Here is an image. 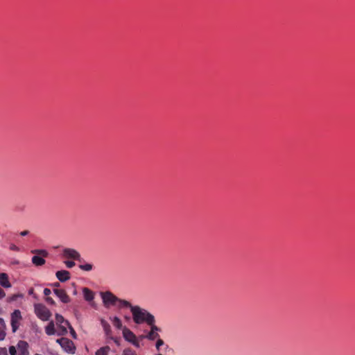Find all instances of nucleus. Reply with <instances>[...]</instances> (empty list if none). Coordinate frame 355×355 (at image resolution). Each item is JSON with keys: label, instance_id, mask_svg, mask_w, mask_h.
I'll return each mask as SVG.
<instances>
[{"label": "nucleus", "instance_id": "obj_1", "mask_svg": "<svg viewBox=\"0 0 355 355\" xmlns=\"http://www.w3.org/2000/svg\"><path fill=\"white\" fill-rule=\"evenodd\" d=\"M131 313L133 321L136 324L146 323L147 324H153V322H155L154 315L139 306H131Z\"/></svg>", "mask_w": 355, "mask_h": 355}, {"label": "nucleus", "instance_id": "obj_2", "mask_svg": "<svg viewBox=\"0 0 355 355\" xmlns=\"http://www.w3.org/2000/svg\"><path fill=\"white\" fill-rule=\"evenodd\" d=\"M31 253L40 255H35L32 257V263L35 266H41L46 263L44 258L47 257L49 255V253L46 250H32Z\"/></svg>", "mask_w": 355, "mask_h": 355}, {"label": "nucleus", "instance_id": "obj_3", "mask_svg": "<svg viewBox=\"0 0 355 355\" xmlns=\"http://www.w3.org/2000/svg\"><path fill=\"white\" fill-rule=\"evenodd\" d=\"M35 313L40 319L44 321L49 320L51 315L50 311L42 304L35 305Z\"/></svg>", "mask_w": 355, "mask_h": 355}, {"label": "nucleus", "instance_id": "obj_4", "mask_svg": "<svg viewBox=\"0 0 355 355\" xmlns=\"http://www.w3.org/2000/svg\"><path fill=\"white\" fill-rule=\"evenodd\" d=\"M101 297L105 307H110V306H115L117 304L118 298L110 291H106L101 293Z\"/></svg>", "mask_w": 355, "mask_h": 355}, {"label": "nucleus", "instance_id": "obj_5", "mask_svg": "<svg viewBox=\"0 0 355 355\" xmlns=\"http://www.w3.org/2000/svg\"><path fill=\"white\" fill-rule=\"evenodd\" d=\"M123 336L125 340L132 343L136 347L139 348L140 347L139 342L137 340L135 334L126 327L123 328Z\"/></svg>", "mask_w": 355, "mask_h": 355}, {"label": "nucleus", "instance_id": "obj_6", "mask_svg": "<svg viewBox=\"0 0 355 355\" xmlns=\"http://www.w3.org/2000/svg\"><path fill=\"white\" fill-rule=\"evenodd\" d=\"M148 325L150 327V329L148 334L143 337L148 340H155L160 338L159 332L161 331V329L155 325V322H153V324Z\"/></svg>", "mask_w": 355, "mask_h": 355}, {"label": "nucleus", "instance_id": "obj_7", "mask_svg": "<svg viewBox=\"0 0 355 355\" xmlns=\"http://www.w3.org/2000/svg\"><path fill=\"white\" fill-rule=\"evenodd\" d=\"M21 311L18 309L15 310L12 314H11V319H10V323L12 327V332H15L19 325V322L21 320Z\"/></svg>", "mask_w": 355, "mask_h": 355}, {"label": "nucleus", "instance_id": "obj_8", "mask_svg": "<svg viewBox=\"0 0 355 355\" xmlns=\"http://www.w3.org/2000/svg\"><path fill=\"white\" fill-rule=\"evenodd\" d=\"M57 342L68 352L73 354L75 352V347L71 340L66 338H62L57 340Z\"/></svg>", "mask_w": 355, "mask_h": 355}, {"label": "nucleus", "instance_id": "obj_9", "mask_svg": "<svg viewBox=\"0 0 355 355\" xmlns=\"http://www.w3.org/2000/svg\"><path fill=\"white\" fill-rule=\"evenodd\" d=\"M55 322L56 324L59 327L61 330L62 334H65L67 333L66 326H69V322L64 320L62 315L56 313L55 314Z\"/></svg>", "mask_w": 355, "mask_h": 355}, {"label": "nucleus", "instance_id": "obj_10", "mask_svg": "<svg viewBox=\"0 0 355 355\" xmlns=\"http://www.w3.org/2000/svg\"><path fill=\"white\" fill-rule=\"evenodd\" d=\"M62 255L65 258L80 261V254L77 250L74 249L64 248L63 250Z\"/></svg>", "mask_w": 355, "mask_h": 355}, {"label": "nucleus", "instance_id": "obj_11", "mask_svg": "<svg viewBox=\"0 0 355 355\" xmlns=\"http://www.w3.org/2000/svg\"><path fill=\"white\" fill-rule=\"evenodd\" d=\"M53 293L59 297L62 302L67 304L70 302V297L64 289L56 288L53 290Z\"/></svg>", "mask_w": 355, "mask_h": 355}, {"label": "nucleus", "instance_id": "obj_12", "mask_svg": "<svg viewBox=\"0 0 355 355\" xmlns=\"http://www.w3.org/2000/svg\"><path fill=\"white\" fill-rule=\"evenodd\" d=\"M28 345L26 341L20 340L17 343L18 355H28Z\"/></svg>", "mask_w": 355, "mask_h": 355}, {"label": "nucleus", "instance_id": "obj_13", "mask_svg": "<svg viewBox=\"0 0 355 355\" xmlns=\"http://www.w3.org/2000/svg\"><path fill=\"white\" fill-rule=\"evenodd\" d=\"M55 276L58 278V279L61 282H67L71 277L70 272L64 270L57 271L55 273Z\"/></svg>", "mask_w": 355, "mask_h": 355}, {"label": "nucleus", "instance_id": "obj_14", "mask_svg": "<svg viewBox=\"0 0 355 355\" xmlns=\"http://www.w3.org/2000/svg\"><path fill=\"white\" fill-rule=\"evenodd\" d=\"M0 285L6 288L11 287V284L9 282L8 276L6 273H0Z\"/></svg>", "mask_w": 355, "mask_h": 355}, {"label": "nucleus", "instance_id": "obj_15", "mask_svg": "<svg viewBox=\"0 0 355 355\" xmlns=\"http://www.w3.org/2000/svg\"><path fill=\"white\" fill-rule=\"evenodd\" d=\"M84 298L86 301L91 302L94 300V294L88 288H83V289Z\"/></svg>", "mask_w": 355, "mask_h": 355}, {"label": "nucleus", "instance_id": "obj_16", "mask_svg": "<svg viewBox=\"0 0 355 355\" xmlns=\"http://www.w3.org/2000/svg\"><path fill=\"white\" fill-rule=\"evenodd\" d=\"M101 324L103 328V330H104L106 336L110 338V336H111V334H112V330H111V327H110V324L104 319L101 320Z\"/></svg>", "mask_w": 355, "mask_h": 355}, {"label": "nucleus", "instance_id": "obj_17", "mask_svg": "<svg viewBox=\"0 0 355 355\" xmlns=\"http://www.w3.org/2000/svg\"><path fill=\"white\" fill-rule=\"evenodd\" d=\"M6 325L3 318H0V340L5 339Z\"/></svg>", "mask_w": 355, "mask_h": 355}, {"label": "nucleus", "instance_id": "obj_18", "mask_svg": "<svg viewBox=\"0 0 355 355\" xmlns=\"http://www.w3.org/2000/svg\"><path fill=\"white\" fill-rule=\"evenodd\" d=\"M116 305L120 309L130 308V310H131V306H133L128 301L122 300V299H119V298H118Z\"/></svg>", "mask_w": 355, "mask_h": 355}, {"label": "nucleus", "instance_id": "obj_19", "mask_svg": "<svg viewBox=\"0 0 355 355\" xmlns=\"http://www.w3.org/2000/svg\"><path fill=\"white\" fill-rule=\"evenodd\" d=\"M45 331L47 335H53L55 333L54 323L53 321L50 322L45 328Z\"/></svg>", "mask_w": 355, "mask_h": 355}, {"label": "nucleus", "instance_id": "obj_20", "mask_svg": "<svg viewBox=\"0 0 355 355\" xmlns=\"http://www.w3.org/2000/svg\"><path fill=\"white\" fill-rule=\"evenodd\" d=\"M110 350L109 346L102 347L96 352V355H108Z\"/></svg>", "mask_w": 355, "mask_h": 355}, {"label": "nucleus", "instance_id": "obj_21", "mask_svg": "<svg viewBox=\"0 0 355 355\" xmlns=\"http://www.w3.org/2000/svg\"><path fill=\"white\" fill-rule=\"evenodd\" d=\"M112 322L113 325L117 328L118 329H121L122 328V322L119 318L115 316L112 319Z\"/></svg>", "mask_w": 355, "mask_h": 355}, {"label": "nucleus", "instance_id": "obj_22", "mask_svg": "<svg viewBox=\"0 0 355 355\" xmlns=\"http://www.w3.org/2000/svg\"><path fill=\"white\" fill-rule=\"evenodd\" d=\"M79 268L83 270L90 271L92 270L93 266L90 263H85V264L80 265Z\"/></svg>", "mask_w": 355, "mask_h": 355}, {"label": "nucleus", "instance_id": "obj_23", "mask_svg": "<svg viewBox=\"0 0 355 355\" xmlns=\"http://www.w3.org/2000/svg\"><path fill=\"white\" fill-rule=\"evenodd\" d=\"M123 355H137L136 352L130 347L125 348L123 351Z\"/></svg>", "mask_w": 355, "mask_h": 355}, {"label": "nucleus", "instance_id": "obj_24", "mask_svg": "<svg viewBox=\"0 0 355 355\" xmlns=\"http://www.w3.org/2000/svg\"><path fill=\"white\" fill-rule=\"evenodd\" d=\"M164 340L162 339H161L160 338L157 339V342H156V345H155L157 350L159 351L160 347L164 345Z\"/></svg>", "mask_w": 355, "mask_h": 355}, {"label": "nucleus", "instance_id": "obj_25", "mask_svg": "<svg viewBox=\"0 0 355 355\" xmlns=\"http://www.w3.org/2000/svg\"><path fill=\"white\" fill-rule=\"evenodd\" d=\"M64 263L68 268H71L75 266V262L73 261H66Z\"/></svg>", "mask_w": 355, "mask_h": 355}, {"label": "nucleus", "instance_id": "obj_26", "mask_svg": "<svg viewBox=\"0 0 355 355\" xmlns=\"http://www.w3.org/2000/svg\"><path fill=\"white\" fill-rule=\"evenodd\" d=\"M69 329H70V334L71 335V336L73 338H77V335H76V333L75 331V330L73 329V328L71 326V324H69V326H68Z\"/></svg>", "mask_w": 355, "mask_h": 355}, {"label": "nucleus", "instance_id": "obj_27", "mask_svg": "<svg viewBox=\"0 0 355 355\" xmlns=\"http://www.w3.org/2000/svg\"><path fill=\"white\" fill-rule=\"evenodd\" d=\"M9 353L10 355H17V349L15 346H10L9 347Z\"/></svg>", "mask_w": 355, "mask_h": 355}, {"label": "nucleus", "instance_id": "obj_28", "mask_svg": "<svg viewBox=\"0 0 355 355\" xmlns=\"http://www.w3.org/2000/svg\"><path fill=\"white\" fill-rule=\"evenodd\" d=\"M110 338L112 339L116 343V345H120V339L119 338L113 337L111 336H110Z\"/></svg>", "mask_w": 355, "mask_h": 355}, {"label": "nucleus", "instance_id": "obj_29", "mask_svg": "<svg viewBox=\"0 0 355 355\" xmlns=\"http://www.w3.org/2000/svg\"><path fill=\"white\" fill-rule=\"evenodd\" d=\"M46 301L48 304H52V305H54L55 304V301L53 300V298H51V297H46Z\"/></svg>", "mask_w": 355, "mask_h": 355}, {"label": "nucleus", "instance_id": "obj_30", "mask_svg": "<svg viewBox=\"0 0 355 355\" xmlns=\"http://www.w3.org/2000/svg\"><path fill=\"white\" fill-rule=\"evenodd\" d=\"M44 295L46 296V297H49V295L51 293V291L49 288H44Z\"/></svg>", "mask_w": 355, "mask_h": 355}, {"label": "nucleus", "instance_id": "obj_31", "mask_svg": "<svg viewBox=\"0 0 355 355\" xmlns=\"http://www.w3.org/2000/svg\"><path fill=\"white\" fill-rule=\"evenodd\" d=\"M10 249L13 251H19V248L15 244L10 245Z\"/></svg>", "mask_w": 355, "mask_h": 355}, {"label": "nucleus", "instance_id": "obj_32", "mask_svg": "<svg viewBox=\"0 0 355 355\" xmlns=\"http://www.w3.org/2000/svg\"><path fill=\"white\" fill-rule=\"evenodd\" d=\"M6 296V293L4 291L0 288V300Z\"/></svg>", "mask_w": 355, "mask_h": 355}, {"label": "nucleus", "instance_id": "obj_33", "mask_svg": "<svg viewBox=\"0 0 355 355\" xmlns=\"http://www.w3.org/2000/svg\"><path fill=\"white\" fill-rule=\"evenodd\" d=\"M29 232L28 230H24L20 232V235L22 236L28 235Z\"/></svg>", "mask_w": 355, "mask_h": 355}, {"label": "nucleus", "instance_id": "obj_34", "mask_svg": "<svg viewBox=\"0 0 355 355\" xmlns=\"http://www.w3.org/2000/svg\"><path fill=\"white\" fill-rule=\"evenodd\" d=\"M53 286L55 287H58L60 286V283L59 282H55V283L53 284Z\"/></svg>", "mask_w": 355, "mask_h": 355}, {"label": "nucleus", "instance_id": "obj_35", "mask_svg": "<svg viewBox=\"0 0 355 355\" xmlns=\"http://www.w3.org/2000/svg\"><path fill=\"white\" fill-rule=\"evenodd\" d=\"M73 294L75 295H77V291H76V288L73 290Z\"/></svg>", "mask_w": 355, "mask_h": 355}, {"label": "nucleus", "instance_id": "obj_36", "mask_svg": "<svg viewBox=\"0 0 355 355\" xmlns=\"http://www.w3.org/2000/svg\"><path fill=\"white\" fill-rule=\"evenodd\" d=\"M14 264H18L19 263V261H15L13 262Z\"/></svg>", "mask_w": 355, "mask_h": 355}, {"label": "nucleus", "instance_id": "obj_37", "mask_svg": "<svg viewBox=\"0 0 355 355\" xmlns=\"http://www.w3.org/2000/svg\"><path fill=\"white\" fill-rule=\"evenodd\" d=\"M35 355H42V354H35Z\"/></svg>", "mask_w": 355, "mask_h": 355}, {"label": "nucleus", "instance_id": "obj_38", "mask_svg": "<svg viewBox=\"0 0 355 355\" xmlns=\"http://www.w3.org/2000/svg\"><path fill=\"white\" fill-rule=\"evenodd\" d=\"M157 355H162V354H157Z\"/></svg>", "mask_w": 355, "mask_h": 355}, {"label": "nucleus", "instance_id": "obj_39", "mask_svg": "<svg viewBox=\"0 0 355 355\" xmlns=\"http://www.w3.org/2000/svg\"><path fill=\"white\" fill-rule=\"evenodd\" d=\"M51 355H57V354H52Z\"/></svg>", "mask_w": 355, "mask_h": 355}]
</instances>
